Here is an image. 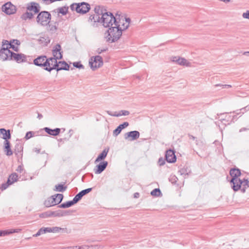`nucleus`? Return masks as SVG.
<instances>
[{
    "label": "nucleus",
    "instance_id": "nucleus-1",
    "mask_svg": "<svg viewBox=\"0 0 249 249\" xmlns=\"http://www.w3.org/2000/svg\"><path fill=\"white\" fill-rule=\"evenodd\" d=\"M115 19L114 25L117 26L122 32L128 28L131 21L130 18H126L124 15L118 13L116 14Z\"/></svg>",
    "mask_w": 249,
    "mask_h": 249
},
{
    "label": "nucleus",
    "instance_id": "nucleus-2",
    "mask_svg": "<svg viewBox=\"0 0 249 249\" xmlns=\"http://www.w3.org/2000/svg\"><path fill=\"white\" fill-rule=\"evenodd\" d=\"M47 232L53 233H69L70 231L67 228H60L58 227H42L40 228L37 233L34 235V236L37 237L41 234L46 233Z\"/></svg>",
    "mask_w": 249,
    "mask_h": 249
},
{
    "label": "nucleus",
    "instance_id": "nucleus-3",
    "mask_svg": "<svg viewBox=\"0 0 249 249\" xmlns=\"http://www.w3.org/2000/svg\"><path fill=\"white\" fill-rule=\"evenodd\" d=\"M108 35L107 36V40L110 42H114L118 40L122 35V32L120 29L115 25L110 27L107 31Z\"/></svg>",
    "mask_w": 249,
    "mask_h": 249
},
{
    "label": "nucleus",
    "instance_id": "nucleus-4",
    "mask_svg": "<svg viewBox=\"0 0 249 249\" xmlns=\"http://www.w3.org/2000/svg\"><path fill=\"white\" fill-rule=\"evenodd\" d=\"M70 7L71 11H75L77 13L82 15L88 13L90 9V5L84 2L73 3Z\"/></svg>",
    "mask_w": 249,
    "mask_h": 249
},
{
    "label": "nucleus",
    "instance_id": "nucleus-5",
    "mask_svg": "<svg viewBox=\"0 0 249 249\" xmlns=\"http://www.w3.org/2000/svg\"><path fill=\"white\" fill-rule=\"evenodd\" d=\"M115 19L116 16H114L111 12H106L101 17V23L105 27H110L114 25Z\"/></svg>",
    "mask_w": 249,
    "mask_h": 249
},
{
    "label": "nucleus",
    "instance_id": "nucleus-6",
    "mask_svg": "<svg viewBox=\"0 0 249 249\" xmlns=\"http://www.w3.org/2000/svg\"><path fill=\"white\" fill-rule=\"evenodd\" d=\"M51 18V14L48 12L42 11L38 15L36 21L41 25L46 26L50 22Z\"/></svg>",
    "mask_w": 249,
    "mask_h": 249
},
{
    "label": "nucleus",
    "instance_id": "nucleus-7",
    "mask_svg": "<svg viewBox=\"0 0 249 249\" xmlns=\"http://www.w3.org/2000/svg\"><path fill=\"white\" fill-rule=\"evenodd\" d=\"M89 64L91 69L95 71L103 65V60L100 55H96L90 57L89 60Z\"/></svg>",
    "mask_w": 249,
    "mask_h": 249
},
{
    "label": "nucleus",
    "instance_id": "nucleus-8",
    "mask_svg": "<svg viewBox=\"0 0 249 249\" xmlns=\"http://www.w3.org/2000/svg\"><path fill=\"white\" fill-rule=\"evenodd\" d=\"M63 198V195L61 194L52 196L45 201L44 204L48 207L58 204L62 201Z\"/></svg>",
    "mask_w": 249,
    "mask_h": 249
},
{
    "label": "nucleus",
    "instance_id": "nucleus-9",
    "mask_svg": "<svg viewBox=\"0 0 249 249\" xmlns=\"http://www.w3.org/2000/svg\"><path fill=\"white\" fill-rule=\"evenodd\" d=\"M44 70L48 71H51L53 70H56L58 66V62L55 58L52 57L47 58Z\"/></svg>",
    "mask_w": 249,
    "mask_h": 249
},
{
    "label": "nucleus",
    "instance_id": "nucleus-10",
    "mask_svg": "<svg viewBox=\"0 0 249 249\" xmlns=\"http://www.w3.org/2000/svg\"><path fill=\"white\" fill-rule=\"evenodd\" d=\"M17 7L11 2H7L1 7V11L7 15L14 14L17 12Z\"/></svg>",
    "mask_w": 249,
    "mask_h": 249
},
{
    "label": "nucleus",
    "instance_id": "nucleus-11",
    "mask_svg": "<svg viewBox=\"0 0 249 249\" xmlns=\"http://www.w3.org/2000/svg\"><path fill=\"white\" fill-rule=\"evenodd\" d=\"M230 174L232 177L231 183L232 184V185H235L236 183H241V182H240V178H238L241 175L240 170L239 169H231L230 171Z\"/></svg>",
    "mask_w": 249,
    "mask_h": 249
},
{
    "label": "nucleus",
    "instance_id": "nucleus-12",
    "mask_svg": "<svg viewBox=\"0 0 249 249\" xmlns=\"http://www.w3.org/2000/svg\"><path fill=\"white\" fill-rule=\"evenodd\" d=\"M171 61L175 62L179 65L186 66V67H191V63L188 61L187 59L184 58L180 57L179 56H172L170 58Z\"/></svg>",
    "mask_w": 249,
    "mask_h": 249
},
{
    "label": "nucleus",
    "instance_id": "nucleus-13",
    "mask_svg": "<svg viewBox=\"0 0 249 249\" xmlns=\"http://www.w3.org/2000/svg\"><path fill=\"white\" fill-rule=\"evenodd\" d=\"M12 53L9 49L1 48L0 50V60L2 61L12 60Z\"/></svg>",
    "mask_w": 249,
    "mask_h": 249
},
{
    "label": "nucleus",
    "instance_id": "nucleus-14",
    "mask_svg": "<svg viewBox=\"0 0 249 249\" xmlns=\"http://www.w3.org/2000/svg\"><path fill=\"white\" fill-rule=\"evenodd\" d=\"M240 182H241V183H236L235 185H232V188L234 191H237L239 190L242 186H243V192H245L246 187H249V181L248 179L244 178L243 179H240Z\"/></svg>",
    "mask_w": 249,
    "mask_h": 249
},
{
    "label": "nucleus",
    "instance_id": "nucleus-15",
    "mask_svg": "<svg viewBox=\"0 0 249 249\" xmlns=\"http://www.w3.org/2000/svg\"><path fill=\"white\" fill-rule=\"evenodd\" d=\"M61 47L60 45L57 44L53 48L52 50L53 57L55 60H60L62 58V52L61 51Z\"/></svg>",
    "mask_w": 249,
    "mask_h": 249
},
{
    "label": "nucleus",
    "instance_id": "nucleus-16",
    "mask_svg": "<svg viewBox=\"0 0 249 249\" xmlns=\"http://www.w3.org/2000/svg\"><path fill=\"white\" fill-rule=\"evenodd\" d=\"M47 57L45 55H42L37 57L34 60V64L35 65L45 67Z\"/></svg>",
    "mask_w": 249,
    "mask_h": 249
},
{
    "label": "nucleus",
    "instance_id": "nucleus-17",
    "mask_svg": "<svg viewBox=\"0 0 249 249\" xmlns=\"http://www.w3.org/2000/svg\"><path fill=\"white\" fill-rule=\"evenodd\" d=\"M165 158L167 161L169 163H173L176 161V157L175 152L170 149L166 151Z\"/></svg>",
    "mask_w": 249,
    "mask_h": 249
},
{
    "label": "nucleus",
    "instance_id": "nucleus-18",
    "mask_svg": "<svg viewBox=\"0 0 249 249\" xmlns=\"http://www.w3.org/2000/svg\"><path fill=\"white\" fill-rule=\"evenodd\" d=\"M107 161H103L101 162L98 165H97L96 167V169H94V173L96 174H99L101 173L107 166Z\"/></svg>",
    "mask_w": 249,
    "mask_h": 249
},
{
    "label": "nucleus",
    "instance_id": "nucleus-19",
    "mask_svg": "<svg viewBox=\"0 0 249 249\" xmlns=\"http://www.w3.org/2000/svg\"><path fill=\"white\" fill-rule=\"evenodd\" d=\"M12 60H15L18 63L26 61V56L23 54L16 53L13 52Z\"/></svg>",
    "mask_w": 249,
    "mask_h": 249
},
{
    "label": "nucleus",
    "instance_id": "nucleus-20",
    "mask_svg": "<svg viewBox=\"0 0 249 249\" xmlns=\"http://www.w3.org/2000/svg\"><path fill=\"white\" fill-rule=\"evenodd\" d=\"M140 137V133L137 131H132L126 133L125 134V139L131 138V141H134Z\"/></svg>",
    "mask_w": 249,
    "mask_h": 249
},
{
    "label": "nucleus",
    "instance_id": "nucleus-21",
    "mask_svg": "<svg viewBox=\"0 0 249 249\" xmlns=\"http://www.w3.org/2000/svg\"><path fill=\"white\" fill-rule=\"evenodd\" d=\"M38 4L36 2H31L27 6V9L30 11H33L35 13H37L39 12Z\"/></svg>",
    "mask_w": 249,
    "mask_h": 249
},
{
    "label": "nucleus",
    "instance_id": "nucleus-22",
    "mask_svg": "<svg viewBox=\"0 0 249 249\" xmlns=\"http://www.w3.org/2000/svg\"><path fill=\"white\" fill-rule=\"evenodd\" d=\"M104 247L100 245H80V249H101Z\"/></svg>",
    "mask_w": 249,
    "mask_h": 249
},
{
    "label": "nucleus",
    "instance_id": "nucleus-23",
    "mask_svg": "<svg viewBox=\"0 0 249 249\" xmlns=\"http://www.w3.org/2000/svg\"><path fill=\"white\" fill-rule=\"evenodd\" d=\"M44 129L48 134L54 136L58 135L60 132V129L58 128L52 129L48 127H45Z\"/></svg>",
    "mask_w": 249,
    "mask_h": 249
},
{
    "label": "nucleus",
    "instance_id": "nucleus-24",
    "mask_svg": "<svg viewBox=\"0 0 249 249\" xmlns=\"http://www.w3.org/2000/svg\"><path fill=\"white\" fill-rule=\"evenodd\" d=\"M107 112L109 115L111 116H115V117H119V116H121L122 115L127 116L129 114V112L127 110H121L118 113L117 112H115L114 113H112L109 111H107Z\"/></svg>",
    "mask_w": 249,
    "mask_h": 249
},
{
    "label": "nucleus",
    "instance_id": "nucleus-25",
    "mask_svg": "<svg viewBox=\"0 0 249 249\" xmlns=\"http://www.w3.org/2000/svg\"><path fill=\"white\" fill-rule=\"evenodd\" d=\"M69 65L65 61H59L58 62V66L56 68V71H58L62 70H69Z\"/></svg>",
    "mask_w": 249,
    "mask_h": 249
},
{
    "label": "nucleus",
    "instance_id": "nucleus-26",
    "mask_svg": "<svg viewBox=\"0 0 249 249\" xmlns=\"http://www.w3.org/2000/svg\"><path fill=\"white\" fill-rule=\"evenodd\" d=\"M4 152L7 156H11L13 154V152L10 148V142L8 141H4Z\"/></svg>",
    "mask_w": 249,
    "mask_h": 249
},
{
    "label": "nucleus",
    "instance_id": "nucleus-27",
    "mask_svg": "<svg viewBox=\"0 0 249 249\" xmlns=\"http://www.w3.org/2000/svg\"><path fill=\"white\" fill-rule=\"evenodd\" d=\"M108 152V149H104L101 154H100L96 159L95 160V163L99 162L100 161L104 160L107 157V153Z\"/></svg>",
    "mask_w": 249,
    "mask_h": 249
},
{
    "label": "nucleus",
    "instance_id": "nucleus-28",
    "mask_svg": "<svg viewBox=\"0 0 249 249\" xmlns=\"http://www.w3.org/2000/svg\"><path fill=\"white\" fill-rule=\"evenodd\" d=\"M94 11L95 14L102 16L103 14L106 12V10L103 7L100 5H96L94 7Z\"/></svg>",
    "mask_w": 249,
    "mask_h": 249
},
{
    "label": "nucleus",
    "instance_id": "nucleus-29",
    "mask_svg": "<svg viewBox=\"0 0 249 249\" xmlns=\"http://www.w3.org/2000/svg\"><path fill=\"white\" fill-rule=\"evenodd\" d=\"M0 133L2 135V138L5 140V141H8L7 139H9L11 137L10 130H6L4 128L0 129Z\"/></svg>",
    "mask_w": 249,
    "mask_h": 249
},
{
    "label": "nucleus",
    "instance_id": "nucleus-30",
    "mask_svg": "<svg viewBox=\"0 0 249 249\" xmlns=\"http://www.w3.org/2000/svg\"><path fill=\"white\" fill-rule=\"evenodd\" d=\"M89 21L94 23L101 22V17L97 14L91 15L89 18Z\"/></svg>",
    "mask_w": 249,
    "mask_h": 249
},
{
    "label": "nucleus",
    "instance_id": "nucleus-31",
    "mask_svg": "<svg viewBox=\"0 0 249 249\" xmlns=\"http://www.w3.org/2000/svg\"><path fill=\"white\" fill-rule=\"evenodd\" d=\"M20 231V229H11L10 230L7 231H0V236H4L7 234H11L15 232H18Z\"/></svg>",
    "mask_w": 249,
    "mask_h": 249
},
{
    "label": "nucleus",
    "instance_id": "nucleus-32",
    "mask_svg": "<svg viewBox=\"0 0 249 249\" xmlns=\"http://www.w3.org/2000/svg\"><path fill=\"white\" fill-rule=\"evenodd\" d=\"M18 176L16 173L12 174L8 178L7 183L8 184H12L18 180Z\"/></svg>",
    "mask_w": 249,
    "mask_h": 249
},
{
    "label": "nucleus",
    "instance_id": "nucleus-33",
    "mask_svg": "<svg viewBox=\"0 0 249 249\" xmlns=\"http://www.w3.org/2000/svg\"><path fill=\"white\" fill-rule=\"evenodd\" d=\"M56 10L58 14H61V15L65 16L68 12L69 7L65 6L63 7H59Z\"/></svg>",
    "mask_w": 249,
    "mask_h": 249
},
{
    "label": "nucleus",
    "instance_id": "nucleus-34",
    "mask_svg": "<svg viewBox=\"0 0 249 249\" xmlns=\"http://www.w3.org/2000/svg\"><path fill=\"white\" fill-rule=\"evenodd\" d=\"M38 41L43 45H47L50 42L49 37L46 36H40Z\"/></svg>",
    "mask_w": 249,
    "mask_h": 249
},
{
    "label": "nucleus",
    "instance_id": "nucleus-35",
    "mask_svg": "<svg viewBox=\"0 0 249 249\" xmlns=\"http://www.w3.org/2000/svg\"><path fill=\"white\" fill-rule=\"evenodd\" d=\"M10 44L11 45V46L10 47V48H12L13 50L16 52H18V45L20 44L18 40H13L12 42H10Z\"/></svg>",
    "mask_w": 249,
    "mask_h": 249
},
{
    "label": "nucleus",
    "instance_id": "nucleus-36",
    "mask_svg": "<svg viewBox=\"0 0 249 249\" xmlns=\"http://www.w3.org/2000/svg\"><path fill=\"white\" fill-rule=\"evenodd\" d=\"M33 17V14L30 12L27 11L21 16V18L23 20H26L28 19H31Z\"/></svg>",
    "mask_w": 249,
    "mask_h": 249
},
{
    "label": "nucleus",
    "instance_id": "nucleus-37",
    "mask_svg": "<svg viewBox=\"0 0 249 249\" xmlns=\"http://www.w3.org/2000/svg\"><path fill=\"white\" fill-rule=\"evenodd\" d=\"M74 204H75V203L72 200L71 201H68V202H67L66 203H64L61 204V205H60L59 206V208H69V207L71 206L72 205H73Z\"/></svg>",
    "mask_w": 249,
    "mask_h": 249
},
{
    "label": "nucleus",
    "instance_id": "nucleus-38",
    "mask_svg": "<svg viewBox=\"0 0 249 249\" xmlns=\"http://www.w3.org/2000/svg\"><path fill=\"white\" fill-rule=\"evenodd\" d=\"M55 189L57 191L63 192L66 190V187L62 184H58L55 185Z\"/></svg>",
    "mask_w": 249,
    "mask_h": 249
},
{
    "label": "nucleus",
    "instance_id": "nucleus-39",
    "mask_svg": "<svg viewBox=\"0 0 249 249\" xmlns=\"http://www.w3.org/2000/svg\"><path fill=\"white\" fill-rule=\"evenodd\" d=\"M11 46V44H10V42H9L7 40H3L2 41V48H4L5 49H9L10 48V47Z\"/></svg>",
    "mask_w": 249,
    "mask_h": 249
},
{
    "label": "nucleus",
    "instance_id": "nucleus-40",
    "mask_svg": "<svg viewBox=\"0 0 249 249\" xmlns=\"http://www.w3.org/2000/svg\"><path fill=\"white\" fill-rule=\"evenodd\" d=\"M160 194V191L158 188L154 189L151 192V195L153 196H159Z\"/></svg>",
    "mask_w": 249,
    "mask_h": 249
},
{
    "label": "nucleus",
    "instance_id": "nucleus-41",
    "mask_svg": "<svg viewBox=\"0 0 249 249\" xmlns=\"http://www.w3.org/2000/svg\"><path fill=\"white\" fill-rule=\"evenodd\" d=\"M83 197L82 194L79 192L77 194L75 197L73 198V200L74 202L76 203L78 201H79L81 198Z\"/></svg>",
    "mask_w": 249,
    "mask_h": 249
},
{
    "label": "nucleus",
    "instance_id": "nucleus-42",
    "mask_svg": "<svg viewBox=\"0 0 249 249\" xmlns=\"http://www.w3.org/2000/svg\"><path fill=\"white\" fill-rule=\"evenodd\" d=\"M122 129L121 128V127L119 126L113 131V135L117 136H118L121 132Z\"/></svg>",
    "mask_w": 249,
    "mask_h": 249
},
{
    "label": "nucleus",
    "instance_id": "nucleus-43",
    "mask_svg": "<svg viewBox=\"0 0 249 249\" xmlns=\"http://www.w3.org/2000/svg\"><path fill=\"white\" fill-rule=\"evenodd\" d=\"M73 66L74 67H76V68H79V69H83L84 68V66L82 64H81L80 63V62H74L73 63Z\"/></svg>",
    "mask_w": 249,
    "mask_h": 249
},
{
    "label": "nucleus",
    "instance_id": "nucleus-44",
    "mask_svg": "<svg viewBox=\"0 0 249 249\" xmlns=\"http://www.w3.org/2000/svg\"><path fill=\"white\" fill-rule=\"evenodd\" d=\"M34 133H35L32 131L28 132L25 135V139L26 140L29 139L33 136V134H34Z\"/></svg>",
    "mask_w": 249,
    "mask_h": 249
},
{
    "label": "nucleus",
    "instance_id": "nucleus-45",
    "mask_svg": "<svg viewBox=\"0 0 249 249\" xmlns=\"http://www.w3.org/2000/svg\"><path fill=\"white\" fill-rule=\"evenodd\" d=\"M91 188H88L84 190L81 191L80 193L82 194L83 196L88 193H89L91 191Z\"/></svg>",
    "mask_w": 249,
    "mask_h": 249
},
{
    "label": "nucleus",
    "instance_id": "nucleus-46",
    "mask_svg": "<svg viewBox=\"0 0 249 249\" xmlns=\"http://www.w3.org/2000/svg\"><path fill=\"white\" fill-rule=\"evenodd\" d=\"M242 17L244 18L249 20V10H247L246 12L243 13L242 14Z\"/></svg>",
    "mask_w": 249,
    "mask_h": 249
},
{
    "label": "nucleus",
    "instance_id": "nucleus-47",
    "mask_svg": "<svg viewBox=\"0 0 249 249\" xmlns=\"http://www.w3.org/2000/svg\"><path fill=\"white\" fill-rule=\"evenodd\" d=\"M129 125V124L128 122H124L123 124H121L119 125V127H121V128L122 129H123L128 126Z\"/></svg>",
    "mask_w": 249,
    "mask_h": 249
},
{
    "label": "nucleus",
    "instance_id": "nucleus-48",
    "mask_svg": "<svg viewBox=\"0 0 249 249\" xmlns=\"http://www.w3.org/2000/svg\"><path fill=\"white\" fill-rule=\"evenodd\" d=\"M107 50V48H103V49H101V48H98L96 50V53H98V54H100L102 52H105Z\"/></svg>",
    "mask_w": 249,
    "mask_h": 249
},
{
    "label": "nucleus",
    "instance_id": "nucleus-49",
    "mask_svg": "<svg viewBox=\"0 0 249 249\" xmlns=\"http://www.w3.org/2000/svg\"><path fill=\"white\" fill-rule=\"evenodd\" d=\"M164 163H165V161L163 158H160L159 159L158 164H159V165L162 166V165H164Z\"/></svg>",
    "mask_w": 249,
    "mask_h": 249
},
{
    "label": "nucleus",
    "instance_id": "nucleus-50",
    "mask_svg": "<svg viewBox=\"0 0 249 249\" xmlns=\"http://www.w3.org/2000/svg\"><path fill=\"white\" fill-rule=\"evenodd\" d=\"M215 86H221L222 87V88H231V86L230 85H220L217 84Z\"/></svg>",
    "mask_w": 249,
    "mask_h": 249
},
{
    "label": "nucleus",
    "instance_id": "nucleus-51",
    "mask_svg": "<svg viewBox=\"0 0 249 249\" xmlns=\"http://www.w3.org/2000/svg\"><path fill=\"white\" fill-rule=\"evenodd\" d=\"M10 184H8L7 183V182L6 183H3L2 184V186H1V189L2 190H5L6 189L8 186Z\"/></svg>",
    "mask_w": 249,
    "mask_h": 249
},
{
    "label": "nucleus",
    "instance_id": "nucleus-52",
    "mask_svg": "<svg viewBox=\"0 0 249 249\" xmlns=\"http://www.w3.org/2000/svg\"><path fill=\"white\" fill-rule=\"evenodd\" d=\"M23 170V169L21 166H18V169H17V171H18L19 172H21V171Z\"/></svg>",
    "mask_w": 249,
    "mask_h": 249
},
{
    "label": "nucleus",
    "instance_id": "nucleus-53",
    "mask_svg": "<svg viewBox=\"0 0 249 249\" xmlns=\"http://www.w3.org/2000/svg\"><path fill=\"white\" fill-rule=\"evenodd\" d=\"M189 137L190 139H192L193 140H195L196 139V137L193 136V135H189Z\"/></svg>",
    "mask_w": 249,
    "mask_h": 249
},
{
    "label": "nucleus",
    "instance_id": "nucleus-54",
    "mask_svg": "<svg viewBox=\"0 0 249 249\" xmlns=\"http://www.w3.org/2000/svg\"><path fill=\"white\" fill-rule=\"evenodd\" d=\"M42 117H43V116H42V115L41 114L38 113L37 118L39 119H41Z\"/></svg>",
    "mask_w": 249,
    "mask_h": 249
},
{
    "label": "nucleus",
    "instance_id": "nucleus-55",
    "mask_svg": "<svg viewBox=\"0 0 249 249\" xmlns=\"http://www.w3.org/2000/svg\"><path fill=\"white\" fill-rule=\"evenodd\" d=\"M60 249H71V246L70 247H63Z\"/></svg>",
    "mask_w": 249,
    "mask_h": 249
},
{
    "label": "nucleus",
    "instance_id": "nucleus-56",
    "mask_svg": "<svg viewBox=\"0 0 249 249\" xmlns=\"http://www.w3.org/2000/svg\"><path fill=\"white\" fill-rule=\"evenodd\" d=\"M34 151H35L37 153H40V149H37V148H35V149H34Z\"/></svg>",
    "mask_w": 249,
    "mask_h": 249
},
{
    "label": "nucleus",
    "instance_id": "nucleus-57",
    "mask_svg": "<svg viewBox=\"0 0 249 249\" xmlns=\"http://www.w3.org/2000/svg\"><path fill=\"white\" fill-rule=\"evenodd\" d=\"M243 54L244 55H248L249 54V52H244Z\"/></svg>",
    "mask_w": 249,
    "mask_h": 249
},
{
    "label": "nucleus",
    "instance_id": "nucleus-58",
    "mask_svg": "<svg viewBox=\"0 0 249 249\" xmlns=\"http://www.w3.org/2000/svg\"><path fill=\"white\" fill-rule=\"evenodd\" d=\"M139 196V193H136L134 194V197H136V198H137V197H138Z\"/></svg>",
    "mask_w": 249,
    "mask_h": 249
},
{
    "label": "nucleus",
    "instance_id": "nucleus-59",
    "mask_svg": "<svg viewBox=\"0 0 249 249\" xmlns=\"http://www.w3.org/2000/svg\"><path fill=\"white\" fill-rule=\"evenodd\" d=\"M71 249H76V245L73 246H71Z\"/></svg>",
    "mask_w": 249,
    "mask_h": 249
},
{
    "label": "nucleus",
    "instance_id": "nucleus-60",
    "mask_svg": "<svg viewBox=\"0 0 249 249\" xmlns=\"http://www.w3.org/2000/svg\"><path fill=\"white\" fill-rule=\"evenodd\" d=\"M76 249H80V245H76Z\"/></svg>",
    "mask_w": 249,
    "mask_h": 249
},
{
    "label": "nucleus",
    "instance_id": "nucleus-61",
    "mask_svg": "<svg viewBox=\"0 0 249 249\" xmlns=\"http://www.w3.org/2000/svg\"><path fill=\"white\" fill-rule=\"evenodd\" d=\"M230 1V0H225L224 1L227 2H229Z\"/></svg>",
    "mask_w": 249,
    "mask_h": 249
}]
</instances>
